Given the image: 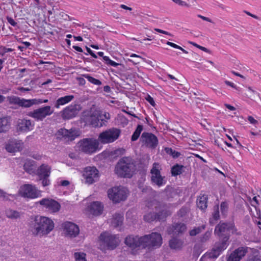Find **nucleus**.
Returning <instances> with one entry per match:
<instances>
[{
	"label": "nucleus",
	"mask_w": 261,
	"mask_h": 261,
	"mask_svg": "<svg viewBox=\"0 0 261 261\" xmlns=\"http://www.w3.org/2000/svg\"><path fill=\"white\" fill-rule=\"evenodd\" d=\"M54 227V222L51 219L37 215L31 218L29 231L34 236H43L49 234Z\"/></svg>",
	"instance_id": "1"
},
{
	"label": "nucleus",
	"mask_w": 261,
	"mask_h": 261,
	"mask_svg": "<svg viewBox=\"0 0 261 261\" xmlns=\"http://www.w3.org/2000/svg\"><path fill=\"white\" fill-rule=\"evenodd\" d=\"M83 121L87 125L93 127H101L106 125L107 121L110 118V115L108 112H104L98 109L85 111L83 115Z\"/></svg>",
	"instance_id": "2"
},
{
	"label": "nucleus",
	"mask_w": 261,
	"mask_h": 261,
	"mask_svg": "<svg viewBox=\"0 0 261 261\" xmlns=\"http://www.w3.org/2000/svg\"><path fill=\"white\" fill-rule=\"evenodd\" d=\"M135 165L133 160L129 157H123L117 163L115 171L118 176L130 178L133 174Z\"/></svg>",
	"instance_id": "3"
},
{
	"label": "nucleus",
	"mask_w": 261,
	"mask_h": 261,
	"mask_svg": "<svg viewBox=\"0 0 261 261\" xmlns=\"http://www.w3.org/2000/svg\"><path fill=\"white\" fill-rule=\"evenodd\" d=\"M229 236L226 235L223 237L222 240L216 242L213 248L208 253L204 254L200 258L204 260L205 258L216 259L225 250L229 245L228 241Z\"/></svg>",
	"instance_id": "4"
},
{
	"label": "nucleus",
	"mask_w": 261,
	"mask_h": 261,
	"mask_svg": "<svg viewBox=\"0 0 261 261\" xmlns=\"http://www.w3.org/2000/svg\"><path fill=\"white\" fill-rule=\"evenodd\" d=\"M99 238L101 249L113 250L120 243L119 237L117 235H112L107 231L101 233Z\"/></svg>",
	"instance_id": "5"
},
{
	"label": "nucleus",
	"mask_w": 261,
	"mask_h": 261,
	"mask_svg": "<svg viewBox=\"0 0 261 261\" xmlns=\"http://www.w3.org/2000/svg\"><path fill=\"white\" fill-rule=\"evenodd\" d=\"M162 167L159 163L154 162L150 169V181L152 185L161 187L166 183L165 177L161 175Z\"/></svg>",
	"instance_id": "6"
},
{
	"label": "nucleus",
	"mask_w": 261,
	"mask_h": 261,
	"mask_svg": "<svg viewBox=\"0 0 261 261\" xmlns=\"http://www.w3.org/2000/svg\"><path fill=\"white\" fill-rule=\"evenodd\" d=\"M128 195V190L122 186L113 187L108 191L109 198L114 203L124 201L126 199Z\"/></svg>",
	"instance_id": "7"
},
{
	"label": "nucleus",
	"mask_w": 261,
	"mask_h": 261,
	"mask_svg": "<svg viewBox=\"0 0 261 261\" xmlns=\"http://www.w3.org/2000/svg\"><path fill=\"white\" fill-rule=\"evenodd\" d=\"M120 134L121 131L119 129L112 127L100 133L98 140L103 144L113 143L119 138Z\"/></svg>",
	"instance_id": "8"
},
{
	"label": "nucleus",
	"mask_w": 261,
	"mask_h": 261,
	"mask_svg": "<svg viewBox=\"0 0 261 261\" xmlns=\"http://www.w3.org/2000/svg\"><path fill=\"white\" fill-rule=\"evenodd\" d=\"M146 237L143 243V249H156L160 247L162 244V237L160 233L152 232L150 234L144 235Z\"/></svg>",
	"instance_id": "9"
},
{
	"label": "nucleus",
	"mask_w": 261,
	"mask_h": 261,
	"mask_svg": "<svg viewBox=\"0 0 261 261\" xmlns=\"http://www.w3.org/2000/svg\"><path fill=\"white\" fill-rule=\"evenodd\" d=\"M99 141L94 138L83 139L80 142V147L82 152L91 154L98 149Z\"/></svg>",
	"instance_id": "10"
},
{
	"label": "nucleus",
	"mask_w": 261,
	"mask_h": 261,
	"mask_svg": "<svg viewBox=\"0 0 261 261\" xmlns=\"http://www.w3.org/2000/svg\"><path fill=\"white\" fill-rule=\"evenodd\" d=\"M82 109V107L80 104L72 103L60 112L61 117L64 120L73 119L78 115Z\"/></svg>",
	"instance_id": "11"
},
{
	"label": "nucleus",
	"mask_w": 261,
	"mask_h": 261,
	"mask_svg": "<svg viewBox=\"0 0 261 261\" xmlns=\"http://www.w3.org/2000/svg\"><path fill=\"white\" fill-rule=\"evenodd\" d=\"M53 113L54 110L51 109V107L46 106L29 112L28 116L37 121H42L47 116L51 115Z\"/></svg>",
	"instance_id": "12"
},
{
	"label": "nucleus",
	"mask_w": 261,
	"mask_h": 261,
	"mask_svg": "<svg viewBox=\"0 0 261 261\" xmlns=\"http://www.w3.org/2000/svg\"><path fill=\"white\" fill-rule=\"evenodd\" d=\"M19 194L22 197L35 199L41 196L40 191L35 186L31 184H24L20 186Z\"/></svg>",
	"instance_id": "13"
},
{
	"label": "nucleus",
	"mask_w": 261,
	"mask_h": 261,
	"mask_svg": "<svg viewBox=\"0 0 261 261\" xmlns=\"http://www.w3.org/2000/svg\"><path fill=\"white\" fill-rule=\"evenodd\" d=\"M146 238L143 236L129 235L125 238L124 243L132 250L139 249L140 248L143 249V243L144 240H146Z\"/></svg>",
	"instance_id": "14"
},
{
	"label": "nucleus",
	"mask_w": 261,
	"mask_h": 261,
	"mask_svg": "<svg viewBox=\"0 0 261 261\" xmlns=\"http://www.w3.org/2000/svg\"><path fill=\"white\" fill-rule=\"evenodd\" d=\"M39 203L42 208L50 213H55L59 212L61 208L60 204L52 198H43L39 201Z\"/></svg>",
	"instance_id": "15"
},
{
	"label": "nucleus",
	"mask_w": 261,
	"mask_h": 261,
	"mask_svg": "<svg viewBox=\"0 0 261 261\" xmlns=\"http://www.w3.org/2000/svg\"><path fill=\"white\" fill-rule=\"evenodd\" d=\"M140 141L148 148H155L159 143L157 137L151 133L143 132L141 136Z\"/></svg>",
	"instance_id": "16"
},
{
	"label": "nucleus",
	"mask_w": 261,
	"mask_h": 261,
	"mask_svg": "<svg viewBox=\"0 0 261 261\" xmlns=\"http://www.w3.org/2000/svg\"><path fill=\"white\" fill-rule=\"evenodd\" d=\"M83 176L85 182L92 184L99 179V171L95 167H87L84 170Z\"/></svg>",
	"instance_id": "17"
},
{
	"label": "nucleus",
	"mask_w": 261,
	"mask_h": 261,
	"mask_svg": "<svg viewBox=\"0 0 261 261\" xmlns=\"http://www.w3.org/2000/svg\"><path fill=\"white\" fill-rule=\"evenodd\" d=\"M62 226L66 236L74 238L79 233V226L72 222H66L63 224Z\"/></svg>",
	"instance_id": "18"
},
{
	"label": "nucleus",
	"mask_w": 261,
	"mask_h": 261,
	"mask_svg": "<svg viewBox=\"0 0 261 261\" xmlns=\"http://www.w3.org/2000/svg\"><path fill=\"white\" fill-rule=\"evenodd\" d=\"M187 230V226L185 224L174 223L168 229V232L170 234L177 235L183 233Z\"/></svg>",
	"instance_id": "19"
},
{
	"label": "nucleus",
	"mask_w": 261,
	"mask_h": 261,
	"mask_svg": "<svg viewBox=\"0 0 261 261\" xmlns=\"http://www.w3.org/2000/svg\"><path fill=\"white\" fill-rule=\"evenodd\" d=\"M58 135L68 141H73L77 136L75 130L72 128L70 129L60 128L58 131Z\"/></svg>",
	"instance_id": "20"
},
{
	"label": "nucleus",
	"mask_w": 261,
	"mask_h": 261,
	"mask_svg": "<svg viewBox=\"0 0 261 261\" xmlns=\"http://www.w3.org/2000/svg\"><path fill=\"white\" fill-rule=\"evenodd\" d=\"M34 125L30 120L19 119L18 121L17 129L20 132H28L33 129Z\"/></svg>",
	"instance_id": "21"
},
{
	"label": "nucleus",
	"mask_w": 261,
	"mask_h": 261,
	"mask_svg": "<svg viewBox=\"0 0 261 261\" xmlns=\"http://www.w3.org/2000/svg\"><path fill=\"white\" fill-rule=\"evenodd\" d=\"M231 222H222L219 223L215 227V234L219 237H222L225 233L229 231L230 224Z\"/></svg>",
	"instance_id": "22"
},
{
	"label": "nucleus",
	"mask_w": 261,
	"mask_h": 261,
	"mask_svg": "<svg viewBox=\"0 0 261 261\" xmlns=\"http://www.w3.org/2000/svg\"><path fill=\"white\" fill-rule=\"evenodd\" d=\"M171 214L172 211L169 206L163 205L161 211L156 213V221H165L167 217L170 216Z\"/></svg>",
	"instance_id": "23"
},
{
	"label": "nucleus",
	"mask_w": 261,
	"mask_h": 261,
	"mask_svg": "<svg viewBox=\"0 0 261 261\" xmlns=\"http://www.w3.org/2000/svg\"><path fill=\"white\" fill-rule=\"evenodd\" d=\"M23 143L19 141H12L6 145V149L10 153H14L21 150Z\"/></svg>",
	"instance_id": "24"
},
{
	"label": "nucleus",
	"mask_w": 261,
	"mask_h": 261,
	"mask_svg": "<svg viewBox=\"0 0 261 261\" xmlns=\"http://www.w3.org/2000/svg\"><path fill=\"white\" fill-rule=\"evenodd\" d=\"M90 213L94 216H98L102 214L103 210V205L100 202L94 201L89 206Z\"/></svg>",
	"instance_id": "25"
},
{
	"label": "nucleus",
	"mask_w": 261,
	"mask_h": 261,
	"mask_svg": "<svg viewBox=\"0 0 261 261\" xmlns=\"http://www.w3.org/2000/svg\"><path fill=\"white\" fill-rule=\"evenodd\" d=\"M208 195L201 192L197 199V207L201 210H205L207 207Z\"/></svg>",
	"instance_id": "26"
},
{
	"label": "nucleus",
	"mask_w": 261,
	"mask_h": 261,
	"mask_svg": "<svg viewBox=\"0 0 261 261\" xmlns=\"http://www.w3.org/2000/svg\"><path fill=\"white\" fill-rule=\"evenodd\" d=\"M51 172V167L46 164H42L37 170V174L39 178L48 177Z\"/></svg>",
	"instance_id": "27"
},
{
	"label": "nucleus",
	"mask_w": 261,
	"mask_h": 261,
	"mask_svg": "<svg viewBox=\"0 0 261 261\" xmlns=\"http://www.w3.org/2000/svg\"><path fill=\"white\" fill-rule=\"evenodd\" d=\"M74 98L73 95H66L63 97L59 98L55 103V107L57 109H59L61 106H64L67 103H69Z\"/></svg>",
	"instance_id": "28"
},
{
	"label": "nucleus",
	"mask_w": 261,
	"mask_h": 261,
	"mask_svg": "<svg viewBox=\"0 0 261 261\" xmlns=\"http://www.w3.org/2000/svg\"><path fill=\"white\" fill-rule=\"evenodd\" d=\"M11 122L9 117L0 118V133L6 132L10 128Z\"/></svg>",
	"instance_id": "29"
},
{
	"label": "nucleus",
	"mask_w": 261,
	"mask_h": 261,
	"mask_svg": "<svg viewBox=\"0 0 261 261\" xmlns=\"http://www.w3.org/2000/svg\"><path fill=\"white\" fill-rule=\"evenodd\" d=\"M123 215L121 214H115L112 218L111 224L113 226L116 228L121 226L123 223Z\"/></svg>",
	"instance_id": "30"
},
{
	"label": "nucleus",
	"mask_w": 261,
	"mask_h": 261,
	"mask_svg": "<svg viewBox=\"0 0 261 261\" xmlns=\"http://www.w3.org/2000/svg\"><path fill=\"white\" fill-rule=\"evenodd\" d=\"M37 98L26 99L21 98L19 107L25 108H30L33 105H37Z\"/></svg>",
	"instance_id": "31"
},
{
	"label": "nucleus",
	"mask_w": 261,
	"mask_h": 261,
	"mask_svg": "<svg viewBox=\"0 0 261 261\" xmlns=\"http://www.w3.org/2000/svg\"><path fill=\"white\" fill-rule=\"evenodd\" d=\"M183 241L179 239L173 238L169 241V246L172 249H180L183 245Z\"/></svg>",
	"instance_id": "32"
},
{
	"label": "nucleus",
	"mask_w": 261,
	"mask_h": 261,
	"mask_svg": "<svg viewBox=\"0 0 261 261\" xmlns=\"http://www.w3.org/2000/svg\"><path fill=\"white\" fill-rule=\"evenodd\" d=\"M184 166L176 164L172 167L171 169V173L172 176H176L181 174L182 173Z\"/></svg>",
	"instance_id": "33"
},
{
	"label": "nucleus",
	"mask_w": 261,
	"mask_h": 261,
	"mask_svg": "<svg viewBox=\"0 0 261 261\" xmlns=\"http://www.w3.org/2000/svg\"><path fill=\"white\" fill-rule=\"evenodd\" d=\"M97 54L100 57L103 58V59L106 61L107 65L113 67H117L119 65L118 63L110 59L108 56H104V53L102 51H99L97 53Z\"/></svg>",
	"instance_id": "34"
},
{
	"label": "nucleus",
	"mask_w": 261,
	"mask_h": 261,
	"mask_svg": "<svg viewBox=\"0 0 261 261\" xmlns=\"http://www.w3.org/2000/svg\"><path fill=\"white\" fill-rule=\"evenodd\" d=\"M238 254L239 257L242 259L248 252V247L246 246H241L234 250Z\"/></svg>",
	"instance_id": "35"
},
{
	"label": "nucleus",
	"mask_w": 261,
	"mask_h": 261,
	"mask_svg": "<svg viewBox=\"0 0 261 261\" xmlns=\"http://www.w3.org/2000/svg\"><path fill=\"white\" fill-rule=\"evenodd\" d=\"M143 130V126L142 125H138L135 132L133 133L131 141H135L138 140L140 136V134Z\"/></svg>",
	"instance_id": "36"
},
{
	"label": "nucleus",
	"mask_w": 261,
	"mask_h": 261,
	"mask_svg": "<svg viewBox=\"0 0 261 261\" xmlns=\"http://www.w3.org/2000/svg\"><path fill=\"white\" fill-rule=\"evenodd\" d=\"M5 214L6 217L10 219H17L20 216L19 212L11 209L6 210Z\"/></svg>",
	"instance_id": "37"
},
{
	"label": "nucleus",
	"mask_w": 261,
	"mask_h": 261,
	"mask_svg": "<svg viewBox=\"0 0 261 261\" xmlns=\"http://www.w3.org/2000/svg\"><path fill=\"white\" fill-rule=\"evenodd\" d=\"M83 76L93 85L100 86L102 84L100 80L90 76L89 74H83Z\"/></svg>",
	"instance_id": "38"
},
{
	"label": "nucleus",
	"mask_w": 261,
	"mask_h": 261,
	"mask_svg": "<svg viewBox=\"0 0 261 261\" xmlns=\"http://www.w3.org/2000/svg\"><path fill=\"white\" fill-rule=\"evenodd\" d=\"M33 162L31 160H27L24 165L23 169L28 173L31 174L33 171Z\"/></svg>",
	"instance_id": "39"
},
{
	"label": "nucleus",
	"mask_w": 261,
	"mask_h": 261,
	"mask_svg": "<svg viewBox=\"0 0 261 261\" xmlns=\"http://www.w3.org/2000/svg\"><path fill=\"white\" fill-rule=\"evenodd\" d=\"M144 220L147 222L156 221V213H149L144 216Z\"/></svg>",
	"instance_id": "40"
},
{
	"label": "nucleus",
	"mask_w": 261,
	"mask_h": 261,
	"mask_svg": "<svg viewBox=\"0 0 261 261\" xmlns=\"http://www.w3.org/2000/svg\"><path fill=\"white\" fill-rule=\"evenodd\" d=\"M220 219V215L218 206H217L216 209L214 211L212 215V218L210 219V223L211 224H214L216 221Z\"/></svg>",
	"instance_id": "41"
},
{
	"label": "nucleus",
	"mask_w": 261,
	"mask_h": 261,
	"mask_svg": "<svg viewBox=\"0 0 261 261\" xmlns=\"http://www.w3.org/2000/svg\"><path fill=\"white\" fill-rule=\"evenodd\" d=\"M205 225H202L201 226L195 227L193 229L191 230L189 232V234L191 236H195L201 232L202 230L205 229Z\"/></svg>",
	"instance_id": "42"
},
{
	"label": "nucleus",
	"mask_w": 261,
	"mask_h": 261,
	"mask_svg": "<svg viewBox=\"0 0 261 261\" xmlns=\"http://www.w3.org/2000/svg\"><path fill=\"white\" fill-rule=\"evenodd\" d=\"M7 99L11 105H17L19 106L21 98L15 96H8Z\"/></svg>",
	"instance_id": "43"
},
{
	"label": "nucleus",
	"mask_w": 261,
	"mask_h": 261,
	"mask_svg": "<svg viewBox=\"0 0 261 261\" xmlns=\"http://www.w3.org/2000/svg\"><path fill=\"white\" fill-rule=\"evenodd\" d=\"M241 260L235 250H233L226 258V261H240Z\"/></svg>",
	"instance_id": "44"
},
{
	"label": "nucleus",
	"mask_w": 261,
	"mask_h": 261,
	"mask_svg": "<svg viewBox=\"0 0 261 261\" xmlns=\"http://www.w3.org/2000/svg\"><path fill=\"white\" fill-rule=\"evenodd\" d=\"M75 261H86V254L82 252H75L74 254Z\"/></svg>",
	"instance_id": "45"
},
{
	"label": "nucleus",
	"mask_w": 261,
	"mask_h": 261,
	"mask_svg": "<svg viewBox=\"0 0 261 261\" xmlns=\"http://www.w3.org/2000/svg\"><path fill=\"white\" fill-rule=\"evenodd\" d=\"M230 225L229 231H231L232 234H234L237 236H241L242 234L240 231H238L233 222H231Z\"/></svg>",
	"instance_id": "46"
},
{
	"label": "nucleus",
	"mask_w": 261,
	"mask_h": 261,
	"mask_svg": "<svg viewBox=\"0 0 261 261\" xmlns=\"http://www.w3.org/2000/svg\"><path fill=\"white\" fill-rule=\"evenodd\" d=\"M228 208V205L227 202H222L220 204L221 212L222 215H226Z\"/></svg>",
	"instance_id": "47"
},
{
	"label": "nucleus",
	"mask_w": 261,
	"mask_h": 261,
	"mask_svg": "<svg viewBox=\"0 0 261 261\" xmlns=\"http://www.w3.org/2000/svg\"><path fill=\"white\" fill-rule=\"evenodd\" d=\"M166 151L168 153L170 154L173 158H177L179 156L180 153L172 148H166Z\"/></svg>",
	"instance_id": "48"
},
{
	"label": "nucleus",
	"mask_w": 261,
	"mask_h": 261,
	"mask_svg": "<svg viewBox=\"0 0 261 261\" xmlns=\"http://www.w3.org/2000/svg\"><path fill=\"white\" fill-rule=\"evenodd\" d=\"M212 231H207L201 237L200 240L202 242H205L208 240L211 236Z\"/></svg>",
	"instance_id": "49"
},
{
	"label": "nucleus",
	"mask_w": 261,
	"mask_h": 261,
	"mask_svg": "<svg viewBox=\"0 0 261 261\" xmlns=\"http://www.w3.org/2000/svg\"><path fill=\"white\" fill-rule=\"evenodd\" d=\"M187 208L185 207H182L177 212V215L179 217H183L187 214Z\"/></svg>",
	"instance_id": "50"
},
{
	"label": "nucleus",
	"mask_w": 261,
	"mask_h": 261,
	"mask_svg": "<svg viewBox=\"0 0 261 261\" xmlns=\"http://www.w3.org/2000/svg\"><path fill=\"white\" fill-rule=\"evenodd\" d=\"M145 99L146 101H147L150 105H151L152 107H155V101L153 98L150 95L148 94L147 96L145 97Z\"/></svg>",
	"instance_id": "51"
},
{
	"label": "nucleus",
	"mask_w": 261,
	"mask_h": 261,
	"mask_svg": "<svg viewBox=\"0 0 261 261\" xmlns=\"http://www.w3.org/2000/svg\"><path fill=\"white\" fill-rule=\"evenodd\" d=\"M0 50H1L3 55H5L6 53L13 51L14 49L11 48H7L5 46H1L0 47Z\"/></svg>",
	"instance_id": "52"
},
{
	"label": "nucleus",
	"mask_w": 261,
	"mask_h": 261,
	"mask_svg": "<svg viewBox=\"0 0 261 261\" xmlns=\"http://www.w3.org/2000/svg\"><path fill=\"white\" fill-rule=\"evenodd\" d=\"M39 178L40 180H42V184L43 186L45 187L49 185L50 181L48 179V177H42Z\"/></svg>",
	"instance_id": "53"
},
{
	"label": "nucleus",
	"mask_w": 261,
	"mask_h": 261,
	"mask_svg": "<svg viewBox=\"0 0 261 261\" xmlns=\"http://www.w3.org/2000/svg\"><path fill=\"white\" fill-rule=\"evenodd\" d=\"M251 204L252 206L256 207L258 205L259 203L256 196H254L250 201Z\"/></svg>",
	"instance_id": "54"
},
{
	"label": "nucleus",
	"mask_w": 261,
	"mask_h": 261,
	"mask_svg": "<svg viewBox=\"0 0 261 261\" xmlns=\"http://www.w3.org/2000/svg\"><path fill=\"white\" fill-rule=\"evenodd\" d=\"M7 20L12 26L15 27L17 25V22L11 17L7 16Z\"/></svg>",
	"instance_id": "55"
},
{
	"label": "nucleus",
	"mask_w": 261,
	"mask_h": 261,
	"mask_svg": "<svg viewBox=\"0 0 261 261\" xmlns=\"http://www.w3.org/2000/svg\"><path fill=\"white\" fill-rule=\"evenodd\" d=\"M175 3L181 6H188V4L181 0H172Z\"/></svg>",
	"instance_id": "56"
},
{
	"label": "nucleus",
	"mask_w": 261,
	"mask_h": 261,
	"mask_svg": "<svg viewBox=\"0 0 261 261\" xmlns=\"http://www.w3.org/2000/svg\"><path fill=\"white\" fill-rule=\"evenodd\" d=\"M248 120L249 121L250 124L253 125H256L258 123V121L251 116H249L248 117Z\"/></svg>",
	"instance_id": "57"
},
{
	"label": "nucleus",
	"mask_w": 261,
	"mask_h": 261,
	"mask_svg": "<svg viewBox=\"0 0 261 261\" xmlns=\"http://www.w3.org/2000/svg\"><path fill=\"white\" fill-rule=\"evenodd\" d=\"M86 50L87 52L94 58L96 59L97 58L96 55L91 50L90 48L86 47Z\"/></svg>",
	"instance_id": "58"
},
{
	"label": "nucleus",
	"mask_w": 261,
	"mask_h": 261,
	"mask_svg": "<svg viewBox=\"0 0 261 261\" xmlns=\"http://www.w3.org/2000/svg\"><path fill=\"white\" fill-rule=\"evenodd\" d=\"M154 30L159 33H162V34H163L165 35H169V36H171V34L167 31H164V30H162L160 29H154Z\"/></svg>",
	"instance_id": "59"
},
{
	"label": "nucleus",
	"mask_w": 261,
	"mask_h": 261,
	"mask_svg": "<svg viewBox=\"0 0 261 261\" xmlns=\"http://www.w3.org/2000/svg\"><path fill=\"white\" fill-rule=\"evenodd\" d=\"M247 261H260V259L257 255H254L249 258Z\"/></svg>",
	"instance_id": "60"
},
{
	"label": "nucleus",
	"mask_w": 261,
	"mask_h": 261,
	"mask_svg": "<svg viewBox=\"0 0 261 261\" xmlns=\"http://www.w3.org/2000/svg\"><path fill=\"white\" fill-rule=\"evenodd\" d=\"M62 16L63 17L64 19L65 20H69L71 21L73 19V18L70 17L68 15L63 13Z\"/></svg>",
	"instance_id": "61"
},
{
	"label": "nucleus",
	"mask_w": 261,
	"mask_h": 261,
	"mask_svg": "<svg viewBox=\"0 0 261 261\" xmlns=\"http://www.w3.org/2000/svg\"><path fill=\"white\" fill-rule=\"evenodd\" d=\"M166 44L174 48H176V49L179 48V45H178L174 43H172L171 42L167 41Z\"/></svg>",
	"instance_id": "62"
},
{
	"label": "nucleus",
	"mask_w": 261,
	"mask_h": 261,
	"mask_svg": "<svg viewBox=\"0 0 261 261\" xmlns=\"http://www.w3.org/2000/svg\"><path fill=\"white\" fill-rule=\"evenodd\" d=\"M198 17L199 18H200L201 19H202L203 20H205V21H206L210 22H212V20L208 17H205L202 15H198Z\"/></svg>",
	"instance_id": "63"
},
{
	"label": "nucleus",
	"mask_w": 261,
	"mask_h": 261,
	"mask_svg": "<svg viewBox=\"0 0 261 261\" xmlns=\"http://www.w3.org/2000/svg\"><path fill=\"white\" fill-rule=\"evenodd\" d=\"M225 83L227 85H228L233 88L237 89V86L233 83H232V82L228 81H226L225 82Z\"/></svg>",
	"instance_id": "64"
}]
</instances>
